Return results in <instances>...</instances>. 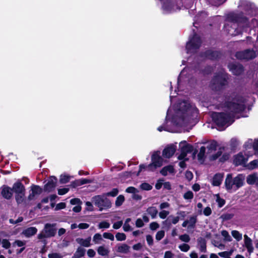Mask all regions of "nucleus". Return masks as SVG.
<instances>
[{"mask_svg":"<svg viewBox=\"0 0 258 258\" xmlns=\"http://www.w3.org/2000/svg\"><path fill=\"white\" fill-rule=\"evenodd\" d=\"M115 237L117 241H123L126 239V235L123 233L118 232L116 234Z\"/></svg>","mask_w":258,"mask_h":258,"instance_id":"47","label":"nucleus"},{"mask_svg":"<svg viewBox=\"0 0 258 258\" xmlns=\"http://www.w3.org/2000/svg\"><path fill=\"white\" fill-rule=\"evenodd\" d=\"M109 227H110V224L106 221H102L98 224V228L99 229H102V228L107 229V228H109Z\"/></svg>","mask_w":258,"mask_h":258,"instance_id":"52","label":"nucleus"},{"mask_svg":"<svg viewBox=\"0 0 258 258\" xmlns=\"http://www.w3.org/2000/svg\"><path fill=\"white\" fill-rule=\"evenodd\" d=\"M232 236L238 241H240L242 238V235L237 230H232L231 231Z\"/></svg>","mask_w":258,"mask_h":258,"instance_id":"37","label":"nucleus"},{"mask_svg":"<svg viewBox=\"0 0 258 258\" xmlns=\"http://www.w3.org/2000/svg\"><path fill=\"white\" fill-rule=\"evenodd\" d=\"M210 3L215 6H218L223 4L226 0H208Z\"/></svg>","mask_w":258,"mask_h":258,"instance_id":"48","label":"nucleus"},{"mask_svg":"<svg viewBox=\"0 0 258 258\" xmlns=\"http://www.w3.org/2000/svg\"><path fill=\"white\" fill-rule=\"evenodd\" d=\"M252 147L255 154L258 155V141H255L253 143L252 140H248L244 144V147L246 149H250Z\"/></svg>","mask_w":258,"mask_h":258,"instance_id":"20","label":"nucleus"},{"mask_svg":"<svg viewBox=\"0 0 258 258\" xmlns=\"http://www.w3.org/2000/svg\"><path fill=\"white\" fill-rule=\"evenodd\" d=\"M140 187L141 189L146 190H150L152 188V185L146 182L142 183L140 185Z\"/></svg>","mask_w":258,"mask_h":258,"instance_id":"53","label":"nucleus"},{"mask_svg":"<svg viewBox=\"0 0 258 258\" xmlns=\"http://www.w3.org/2000/svg\"><path fill=\"white\" fill-rule=\"evenodd\" d=\"M147 212L152 219H155L158 214V211L155 207H150L147 209Z\"/></svg>","mask_w":258,"mask_h":258,"instance_id":"34","label":"nucleus"},{"mask_svg":"<svg viewBox=\"0 0 258 258\" xmlns=\"http://www.w3.org/2000/svg\"><path fill=\"white\" fill-rule=\"evenodd\" d=\"M198 113L196 106L188 100L180 102L174 107L169 108L165 123L157 130L159 132H176L177 127L186 126L192 123Z\"/></svg>","mask_w":258,"mask_h":258,"instance_id":"1","label":"nucleus"},{"mask_svg":"<svg viewBox=\"0 0 258 258\" xmlns=\"http://www.w3.org/2000/svg\"><path fill=\"white\" fill-rule=\"evenodd\" d=\"M118 192V190L117 188H113L111 191L106 194V196L115 197Z\"/></svg>","mask_w":258,"mask_h":258,"instance_id":"60","label":"nucleus"},{"mask_svg":"<svg viewBox=\"0 0 258 258\" xmlns=\"http://www.w3.org/2000/svg\"><path fill=\"white\" fill-rule=\"evenodd\" d=\"M161 174L163 176H166L169 174L174 173V169L172 165H168L164 167L160 171Z\"/></svg>","mask_w":258,"mask_h":258,"instance_id":"28","label":"nucleus"},{"mask_svg":"<svg viewBox=\"0 0 258 258\" xmlns=\"http://www.w3.org/2000/svg\"><path fill=\"white\" fill-rule=\"evenodd\" d=\"M71 177L69 175L62 174L60 175L59 181L61 183H66L69 181Z\"/></svg>","mask_w":258,"mask_h":258,"instance_id":"43","label":"nucleus"},{"mask_svg":"<svg viewBox=\"0 0 258 258\" xmlns=\"http://www.w3.org/2000/svg\"><path fill=\"white\" fill-rule=\"evenodd\" d=\"M57 178L54 176H51L49 179L47 183L44 185V190L47 192L52 191L56 184Z\"/></svg>","mask_w":258,"mask_h":258,"instance_id":"16","label":"nucleus"},{"mask_svg":"<svg viewBox=\"0 0 258 258\" xmlns=\"http://www.w3.org/2000/svg\"><path fill=\"white\" fill-rule=\"evenodd\" d=\"M179 147L180 148L181 153L178 156V159L179 160H184L187 154L192 151L193 147L185 141H181L179 143Z\"/></svg>","mask_w":258,"mask_h":258,"instance_id":"12","label":"nucleus"},{"mask_svg":"<svg viewBox=\"0 0 258 258\" xmlns=\"http://www.w3.org/2000/svg\"><path fill=\"white\" fill-rule=\"evenodd\" d=\"M25 192L16 194V200L18 204L22 203L24 200Z\"/></svg>","mask_w":258,"mask_h":258,"instance_id":"42","label":"nucleus"},{"mask_svg":"<svg viewBox=\"0 0 258 258\" xmlns=\"http://www.w3.org/2000/svg\"><path fill=\"white\" fill-rule=\"evenodd\" d=\"M217 146V142L214 141H212L208 144V145L207 146V148L208 149V152L209 153H211L213 151L216 150Z\"/></svg>","mask_w":258,"mask_h":258,"instance_id":"38","label":"nucleus"},{"mask_svg":"<svg viewBox=\"0 0 258 258\" xmlns=\"http://www.w3.org/2000/svg\"><path fill=\"white\" fill-rule=\"evenodd\" d=\"M244 180L245 177L242 174H239L234 178L231 174H228L225 181V187L228 191L234 192L243 185Z\"/></svg>","mask_w":258,"mask_h":258,"instance_id":"4","label":"nucleus"},{"mask_svg":"<svg viewBox=\"0 0 258 258\" xmlns=\"http://www.w3.org/2000/svg\"><path fill=\"white\" fill-rule=\"evenodd\" d=\"M193 198L194 194L191 191H188L183 195V198L185 200H191Z\"/></svg>","mask_w":258,"mask_h":258,"instance_id":"56","label":"nucleus"},{"mask_svg":"<svg viewBox=\"0 0 258 258\" xmlns=\"http://www.w3.org/2000/svg\"><path fill=\"white\" fill-rule=\"evenodd\" d=\"M48 257L49 258H62V255L59 253L52 252L48 254Z\"/></svg>","mask_w":258,"mask_h":258,"instance_id":"59","label":"nucleus"},{"mask_svg":"<svg viewBox=\"0 0 258 258\" xmlns=\"http://www.w3.org/2000/svg\"><path fill=\"white\" fill-rule=\"evenodd\" d=\"M12 190L16 194H21L25 192V187L23 184L20 182L15 183L13 186Z\"/></svg>","mask_w":258,"mask_h":258,"instance_id":"22","label":"nucleus"},{"mask_svg":"<svg viewBox=\"0 0 258 258\" xmlns=\"http://www.w3.org/2000/svg\"><path fill=\"white\" fill-rule=\"evenodd\" d=\"M244 245H245V247L246 248L248 252L249 253H252L254 249L253 247L252 246V240L246 234L244 235Z\"/></svg>","mask_w":258,"mask_h":258,"instance_id":"21","label":"nucleus"},{"mask_svg":"<svg viewBox=\"0 0 258 258\" xmlns=\"http://www.w3.org/2000/svg\"><path fill=\"white\" fill-rule=\"evenodd\" d=\"M250 156V155L246 154L244 155L242 153H240L235 156L233 160L234 163L236 165L244 164L247 161L248 157Z\"/></svg>","mask_w":258,"mask_h":258,"instance_id":"15","label":"nucleus"},{"mask_svg":"<svg viewBox=\"0 0 258 258\" xmlns=\"http://www.w3.org/2000/svg\"><path fill=\"white\" fill-rule=\"evenodd\" d=\"M103 237L104 238L109 239L111 241H113L114 240V235L109 232H104L103 234Z\"/></svg>","mask_w":258,"mask_h":258,"instance_id":"55","label":"nucleus"},{"mask_svg":"<svg viewBox=\"0 0 258 258\" xmlns=\"http://www.w3.org/2000/svg\"><path fill=\"white\" fill-rule=\"evenodd\" d=\"M203 214L206 216H209L212 214V210L210 207H207L204 209Z\"/></svg>","mask_w":258,"mask_h":258,"instance_id":"64","label":"nucleus"},{"mask_svg":"<svg viewBox=\"0 0 258 258\" xmlns=\"http://www.w3.org/2000/svg\"><path fill=\"white\" fill-rule=\"evenodd\" d=\"M180 250L183 252H187L190 249V246L187 244L183 243L178 246Z\"/></svg>","mask_w":258,"mask_h":258,"instance_id":"50","label":"nucleus"},{"mask_svg":"<svg viewBox=\"0 0 258 258\" xmlns=\"http://www.w3.org/2000/svg\"><path fill=\"white\" fill-rule=\"evenodd\" d=\"M223 178V174L221 173L216 174L213 178L212 184L214 186H219L221 184Z\"/></svg>","mask_w":258,"mask_h":258,"instance_id":"27","label":"nucleus"},{"mask_svg":"<svg viewBox=\"0 0 258 258\" xmlns=\"http://www.w3.org/2000/svg\"><path fill=\"white\" fill-rule=\"evenodd\" d=\"M97 250L98 253L101 256L108 255L109 253L108 247L104 245L99 246Z\"/></svg>","mask_w":258,"mask_h":258,"instance_id":"30","label":"nucleus"},{"mask_svg":"<svg viewBox=\"0 0 258 258\" xmlns=\"http://www.w3.org/2000/svg\"><path fill=\"white\" fill-rule=\"evenodd\" d=\"M177 216H175L172 215H170L167 220L163 222V224L166 223L168 221H169L170 224H176L180 219H184L186 216V213L185 211H178L177 212Z\"/></svg>","mask_w":258,"mask_h":258,"instance_id":"14","label":"nucleus"},{"mask_svg":"<svg viewBox=\"0 0 258 258\" xmlns=\"http://www.w3.org/2000/svg\"><path fill=\"white\" fill-rule=\"evenodd\" d=\"M216 201L218 203L219 207L220 208L223 207L225 203V200L221 198L219 195H216Z\"/></svg>","mask_w":258,"mask_h":258,"instance_id":"46","label":"nucleus"},{"mask_svg":"<svg viewBox=\"0 0 258 258\" xmlns=\"http://www.w3.org/2000/svg\"><path fill=\"white\" fill-rule=\"evenodd\" d=\"M2 246L8 249L10 248L11 246V243L7 239H3L2 241Z\"/></svg>","mask_w":258,"mask_h":258,"instance_id":"62","label":"nucleus"},{"mask_svg":"<svg viewBox=\"0 0 258 258\" xmlns=\"http://www.w3.org/2000/svg\"><path fill=\"white\" fill-rule=\"evenodd\" d=\"M217 52H213L211 51H208L206 52L205 57H207L209 59H214L216 58V57L217 56Z\"/></svg>","mask_w":258,"mask_h":258,"instance_id":"40","label":"nucleus"},{"mask_svg":"<svg viewBox=\"0 0 258 258\" xmlns=\"http://www.w3.org/2000/svg\"><path fill=\"white\" fill-rule=\"evenodd\" d=\"M256 56V52L250 49L237 52L235 54L237 58L244 60L251 59L255 57Z\"/></svg>","mask_w":258,"mask_h":258,"instance_id":"13","label":"nucleus"},{"mask_svg":"<svg viewBox=\"0 0 258 258\" xmlns=\"http://www.w3.org/2000/svg\"><path fill=\"white\" fill-rule=\"evenodd\" d=\"M162 3V9L164 14L172 13L180 9V7L172 0H159Z\"/></svg>","mask_w":258,"mask_h":258,"instance_id":"7","label":"nucleus"},{"mask_svg":"<svg viewBox=\"0 0 258 258\" xmlns=\"http://www.w3.org/2000/svg\"><path fill=\"white\" fill-rule=\"evenodd\" d=\"M2 195L7 199H10L13 195V190L9 187L4 186L2 190Z\"/></svg>","mask_w":258,"mask_h":258,"instance_id":"26","label":"nucleus"},{"mask_svg":"<svg viewBox=\"0 0 258 258\" xmlns=\"http://www.w3.org/2000/svg\"><path fill=\"white\" fill-rule=\"evenodd\" d=\"M175 151L176 146L173 145H170L163 150L162 155L165 158H169L173 155Z\"/></svg>","mask_w":258,"mask_h":258,"instance_id":"17","label":"nucleus"},{"mask_svg":"<svg viewBox=\"0 0 258 258\" xmlns=\"http://www.w3.org/2000/svg\"><path fill=\"white\" fill-rule=\"evenodd\" d=\"M228 68L230 71L235 75L241 74L243 71V67L239 64H229Z\"/></svg>","mask_w":258,"mask_h":258,"instance_id":"18","label":"nucleus"},{"mask_svg":"<svg viewBox=\"0 0 258 258\" xmlns=\"http://www.w3.org/2000/svg\"><path fill=\"white\" fill-rule=\"evenodd\" d=\"M244 99L240 96L232 97L231 100L225 103L224 110L226 113L214 112L212 118L218 127V130L223 131L234 121L233 117L236 113L245 109Z\"/></svg>","mask_w":258,"mask_h":258,"instance_id":"2","label":"nucleus"},{"mask_svg":"<svg viewBox=\"0 0 258 258\" xmlns=\"http://www.w3.org/2000/svg\"><path fill=\"white\" fill-rule=\"evenodd\" d=\"M198 244L200 246V250L202 252H205L206 250V243L205 240L202 238L199 239Z\"/></svg>","mask_w":258,"mask_h":258,"instance_id":"35","label":"nucleus"},{"mask_svg":"<svg viewBox=\"0 0 258 258\" xmlns=\"http://www.w3.org/2000/svg\"><path fill=\"white\" fill-rule=\"evenodd\" d=\"M42 191V189L38 185H33L31 187V193L30 194L28 199L32 200L35 199V197L39 195Z\"/></svg>","mask_w":258,"mask_h":258,"instance_id":"19","label":"nucleus"},{"mask_svg":"<svg viewBox=\"0 0 258 258\" xmlns=\"http://www.w3.org/2000/svg\"><path fill=\"white\" fill-rule=\"evenodd\" d=\"M201 40L197 34H195L192 38L187 42L186 49L187 53H194L200 47Z\"/></svg>","mask_w":258,"mask_h":258,"instance_id":"8","label":"nucleus"},{"mask_svg":"<svg viewBox=\"0 0 258 258\" xmlns=\"http://www.w3.org/2000/svg\"><path fill=\"white\" fill-rule=\"evenodd\" d=\"M232 253L231 251H223L218 253V255L223 258H227Z\"/></svg>","mask_w":258,"mask_h":258,"instance_id":"61","label":"nucleus"},{"mask_svg":"<svg viewBox=\"0 0 258 258\" xmlns=\"http://www.w3.org/2000/svg\"><path fill=\"white\" fill-rule=\"evenodd\" d=\"M124 201V197L122 195H119L117 198H116V201H115V205L117 207H119L121 206L123 203Z\"/></svg>","mask_w":258,"mask_h":258,"instance_id":"44","label":"nucleus"},{"mask_svg":"<svg viewBox=\"0 0 258 258\" xmlns=\"http://www.w3.org/2000/svg\"><path fill=\"white\" fill-rule=\"evenodd\" d=\"M227 79V75L222 71L219 74L214 76L211 81L210 87L213 90H219L226 84Z\"/></svg>","mask_w":258,"mask_h":258,"instance_id":"6","label":"nucleus"},{"mask_svg":"<svg viewBox=\"0 0 258 258\" xmlns=\"http://www.w3.org/2000/svg\"><path fill=\"white\" fill-rule=\"evenodd\" d=\"M85 252V250L83 248L79 247L77 248L72 258H81L84 255Z\"/></svg>","mask_w":258,"mask_h":258,"instance_id":"33","label":"nucleus"},{"mask_svg":"<svg viewBox=\"0 0 258 258\" xmlns=\"http://www.w3.org/2000/svg\"><path fill=\"white\" fill-rule=\"evenodd\" d=\"M169 214V212L168 211L162 210L159 213V216L161 219H164Z\"/></svg>","mask_w":258,"mask_h":258,"instance_id":"51","label":"nucleus"},{"mask_svg":"<svg viewBox=\"0 0 258 258\" xmlns=\"http://www.w3.org/2000/svg\"><path fill=\"white\" fill-rule=\"evenodd\" d=\"M179 239L182 241H183V242H188L190 240V237H189V235L186 234L181 235L179 236Z\"/></svg>","mask_w":258,"mask_h":258,"instance_id":"58","label":"nucleus"},{"mask_svg":"<svg viewBox=\"0 0 258 258\" xmlns=\"http://www.w3.org/2000/svg\"><path fill=\"white\" fill-rule=\"evenodd\" d=\"M221 235L224 237V240L226 241H231L232 240V238L229 235L228 231L226 230H223L221 232Z\"/></svg>","mask_w":258,"mask_h":258,"instance_id":"41","label":"nucleus"},{"mask_svg":"<svg viewBox=\"0 0 258 258\" xmlns=\"http://www.w3.org/2000/svg\"><path fill=\"white\" fill-rule=\"evenodd\" d=\"M188 221V227L192 228L194 227L196 222L197 218L195 216H191L189 218Z\"/></svg>","mask_w":258,"mask_h":258,"instance_id":"49","label":"nucleus"},{"mask_svg":"<svg viewBox=\"0 0 258 258\" xmlns=\"http://www.w3.org/2000/svg\"><path fill=\"white\" fill-rule=\"evenodd\" d=\"M102 240V236L100 233H96L93 237V241L94 244H100Z\"/></svg>","mask_w":258,"mask_h":258,"instance_id":"36","label":"nucleus"},{"mask_svg":"<svg viewBox=\"0 0 258 258\" xmlns=\"http://www.w3.org/2000/svg\"><path fill=\"white\" fill-rule=\"evenodd\" d=\"M239 7L241 9L245 10V11L249 12V11H252L251 5L248 2L245 0H241L240 1Z\"/></svg>","mask_w":258,"mask_h":258,"instance_id":"31","label":"nucleus"},{"mask_svg":"<svg viewBox=\"0 0 258 258\" xmlns=\"http://www.w3.org/2000/svg\"><path fill=\"white\" fill-rule=\"evenodd\" d=\"M246 181L248 184H255L258 187V176L256 173L248 175L246 178Z\"/></svg>","mask_w":258,"mask_h":258,"instance_id":"23","label":"nucleus"},{"mask_svg":"<svg viewBox=\"0 0 258 258\" xmlns=\"http://www.w3.org/2000/svg\"><path fill=\"white\" fill-rule=\"evenodd\" d=\"M143 170H147L148 171H151L150 168L148 167V165L145 164H141L139 166V170L137 174V175H139V173L142 172Z\"/></svg>","mask_w":258,"mask_h":258,"instance_id":"57","label":"nucleus"},{"mask_svg":"<svg viewBox=\"0 0 258 258\" xmlns=\"http://www.w3.org/2000/svg\"><path fill=\"white\" fill-rule=\"evenodd\" d=\"M91 237H89L86 239L78 238L76 239V241L78 244H80L81 245L88 247L90 246L91 245Z\"/></svg>","mask_w":258,"mask_h":258,"instance_id":"29","label":"nucleus"},{"mask_svg":"<svg viewBox=\"0 0 258 258\" xmlns=\"http://www.w3.org/2000/svg\"><path fill=\"white\" fill-rule=\"evenodd\" d=\"M130 247L124 243L119 244L116 246V251L118 252L126 254L130 252Z\"/></svg>","mask_w":258,"mask_h":258,"instance_id":"25","label":"nucleus"},{"mask_svg":"<svg viewBox=\"0 0 258 258\" xmlns=\"http://www.w3.org/2000/svg\"><path fill=\"white\" fill-rule=\"evenodd\" d=\"M92 202L101 211L111 207L110 202L104 196H95L92 198Z\"/></svg>","mask_w":258,"mask_h":258,"instance_id":"10","label":"nucleus"},{"mask_svg":"<svg viewBox=\"0 0 258 258\" xmlns=\"http://www.w3.org/2000/svg\"><path fill=\"white\" fill-rule=\"evenodd\" d=\"M192 72V70L189 68H185L182 70L178 78V89L182 90L184 86H190L195 82L196 79Z\"/></svg>","mask_w":258,"mask_h":258,"instance_id":"5","label":"nucleus"},{"mask_svg":"<svg viewBox=\"0 0 258 258\" xmlns=\"http://www.w3.org/2000/svg\"><path fill=\"white\" fill-rule=\"evenodd\" d=\"M165 235V232L163 230H160L157 232L156 235V239L158 241L162 239Z\"/></svg>","mask_w":258,"mask_h":258,"instance_id":"54","label":"nucleus"},{"mask_svg":"<svg viewBox=\"0 0 258 258\" xmlns=\"http://www.w3.org/2000/svg\"><path fill=\"white\" fill-rule=\"evenodd\" d=\"M225 28L231 35H236L242 31H246L248 28H254L258 26V21L253 19L250 23L241 15L230 13L227 15Z\"/></svg>","mask_w":258,"mask_h":258,"instance_id":"3","label":"nucleus"},{"mask_svg":"<svg viewBox=\"0 0 258 258\" xmlns=\"http://www.w3.org/2000/svg\"><path fill=\"white\" fill-rule=\"evenodd\" d=\"M37 232L36 227H31L24 229L22 232L23 234L26 237H30L34 235Z\"/></svg>","mask_w":258,"mask_h":258,"instance_id":"24","label":"nucleus"},{"mask_svg":"<svg viewBox=\"0 0 258 258\" xmlns=\"http://www.w3.org/2000/svg\"><path fill=\"white\" fill-rule=\"evenodd\" d=\"M70 203L73 205L77 206L79 205H81L82 202L79 199L74 198L71 200Z\"/></svg>","mask_w":258,"mask_h":258,"instance_id":"63","label":"nucleus"},{"mask_svg":"<svg viewBox=\"0 0 258 258\" xmlns=\"http://www.w3.org/2000/svg\"><path fill=\"white\" fill-rule=\"evenodd\" d=\"M205 152L206 148L204 146L201 147L198 155V157L199 160H202L204 158Z\"/></svg>","mask_w":258,"mask_h":258,"instance_id":"45","label":"nucleus"},{"mask_svg":"<svg viewBox=\"0 0 258 258\" xmlns=\"http://www.w3.org/2000/svg\"><path fill=\"white\" fill-rule=\"evenodd\" d=\"M163 159L160 156V151H155L151 156V162L148 164V167L152 171H154L157 168L162 166Z\"/></svg>","mask_w":258,"mask_h":258,"instance_id":"9","label":"nucleus"},{"mask_svg":"<svg viewBox=\"0 0 258 258\" xmlns=\"http://www.w3.org/2000/svg\"><path fill=\"white\" fill-rule=\"evenodd\" d=\"M247 168L249 169H253L258 166V160H254L247 165Z\"/></svg>","mask_w":258,"mask_h":258,"instance_id":"39","label":"nucleus"},{"mask_svg":"<svg viewBox=\"0 0 258 258\" xmlns=\"http://www.w3.org/2000/svg\"><path fill=\"white\" fill-rule=\"evenodd\" d=\"M54 226V224H46L44 229L38 235V238L40 240H42L45 238L51 237L54 236L56 232Z\"/></svg>","mask_w":258,"mask_h":258,"instance_id":"11","label":"nucleus"},{"mask_svg":"<svg viewBox=\"0 0 258 258\" xmlns=\"http://www.w3.org/2000/svg\"><path fill=\"white\" fill-rule=\"evenodd\" d=\"M91 181L90 180L82 178L78 180H76L73 181L72 183V185L73 187H77L86 183H90Z\"/></svg>","mask_w":258,"mask_h":258,"instance_id":"32","label":"nucleus"}]
</instances>
